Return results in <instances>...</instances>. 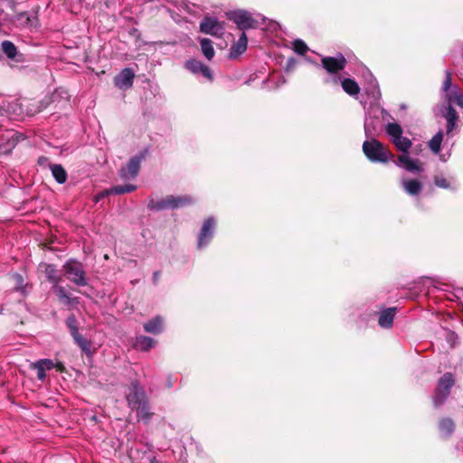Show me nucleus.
<instances>
[{
    "mask_svg": "<svg viewBox=\"0 0 463 463\" xmlns=\"http://www.w3.org/2000/svg\"><path fill=\"white\" fill-rule=\"evenodd\" d=\"M363 152L368 160L373 163L385 164L389 160L394 161V155L375 138L363 143Z\"/></svg>",
    "mask_w": 463,
    "mask_h": 463,
    "instance_id": "nucleus-1",
    "label": "nucleus"
},
{
    "mask_svg": "<svg viewBox=\"0 0 463 463\" xmlns=\"http://www.w3.org/2000/svg\"><path fill=\"white\" fill-rule=\"evenodd\" d=\"M194 203V201L190 195H166L165 198L157 201L150 199L147 203V208L153 211L174 210L191 205Z\"/></svg>",
    "mask_w": 463,
    "mask_h": 463,
    "instance_id": "nucleus-2",
    "label": "nucleus"
},
{
    "mask_svg": "<svg viewBox=\"0 0 463 463\" xmlns=\"http://www.w3.org/2000/svg\"><path fill=\"white\" fill-rule=\"evenodd\" d=\"M126 400L132 411L149 401L144 387L137 380L131 381L126 392Z\"/></svg>",
    "mask_w": 463,
    "mask_h": 463,
    "instance_id": "nucleus-3",
    "label": "nucleus"
},
{
    "mask_svg": "<svg viewBox=\"0 0 463 463\" xmlns=\"http://www.w3.org/2000/svg\"><path fill=\"white\" fill-rule=\"evenodd\" d=\"M455 384L454 375L451 373H445L438 382L435 389L433 402L435 406L441 405L450 393V390Z\"/></svg>",
    "mask_w": 463,
    "mask_h": 463,
    "instance_id": "nucleus-4",
    "label": "nucleus"
},
{
    "mask_svg": "<svg viewBox=\"0 0 463 463\" xmlns=\"http://www.w3.org/2000/svg\"><path fill=\"white\" fill-rule=\"evenodd\" d=\"M63 269L67 278L77 286L88 285L86 272L80 261L69 260L63 265Z\"/></svg>",
    "mask_w": 463,
    "mask_h": 463,
    "instance_id": "nucleus-5",
    "label": "nucleus"
},
{
    "mask_svg": "<svg viewBox=\"0 0 463 463\" xmlns=\"http://www.w3.org/2000/svg\"><path fill=\"white\" fill-rule=\"evenodd\" d=\"M227 17L230 21L236 24L237 27L241 31L250 28H256L258 25V22L248 11L238 10L230 12L227 14Z\"/></svg>",
    "mask_w": 463,
    "mask_h": 463,
    "instance_id": "nucleus-6",
    "label": "nucleus"
},
{
    "mask_svg": "<svg viewBox=\"0 0 463 463\" xmlns=\"http://www.w3.org/2000/svg\"><path fill=\"white\" fill-rule=\"evenodd\" d=\"M147 149L140 151L137 156L131 157L127 164L126 167L119 170V175L122 178L132 177L135 178L140 170L141 163L145 160Z\"/></svg>",
    "mask_w": 463,
    "mask_h": 463,
    "instance_id": "nucleus-7",
    "label": "nucleus"
},
{
    "mask_svg": "<svg viewBox=\"0 0 463 463\" xmlns=\"http://www.w3.org/2000/svg\"><path fill=\"white\" fill-rule=\"evenodd\" d=\"M347 64L345 57L339 53L336 57L326 56L321 59V65L329 74L342 71Z\"/></svg>",
    "mask_w": 463,
    "mask_h": 463,
    "instance_id": "nucleus-8",
    "label": "nucleus"
},
{
    "mask_svg": "<svg viewBox=\"0 0 463 463\" xmlns=\"http://www.w3.org/2000/svg\"><path fill=\"white\" fill-rule=\"evenodd\" d=\"M223 30L222 23L214 17L205 16L200 23V31L205 34L220 37Z\"/></svg>",
    "mask_w": 463,
    "mask_h": 463,
    "instance_id": "nucleus-9",
    "label": "nucleus"
},
{
    "mask_svg": "<svg viewBox=\"0 0 463 463\" xmlns=\"http://www.w3.org/2000/svg\"><path fill=\"white\" fill-rule=\"evenodd\" d=\"M216 222L213 217H208L203 221L198 235V248L201 249L213 239Z\"/></svg>",
    "mask_w": 463,
    "mask_h": 463,
    "instance_id": "nucleus-10",
    "label": "nucleus"
},
{
    "mask_svg": "<svg viewBox=\"0 0 463 463\" xmlns=\"http://www.w3.org/2000/svg\"><path fill=\"white\" fill-rule=\"evenodd\" d=\"M135 73L132 69L125 68L114 78V84L119 90H128L133 86Z\"/></svg>",
    "mask_w": 463,
    "mask_h": 463,
    "instance_id": "nucleus-11",
    "label": "nucleus"
},
{
    "mask_svg": "<svg viewBox=\"0 0 463 463\" xmlns=\"http://www.w3.org/2000/svg\"><path fill=\"white\" fill-rule=\"evenodd\" d=\"M398 166H403L409 172L420 173L423 170L422 164L419 159H411L408 154H401L397 160L393 161Z\"/></svg>",
    "mask_w": 463,
    "mask_h": 463,
    "instance_id": "nucleus-12",
    "label": "nucleus"
},
{
    "mask_svg": "<svg viewBox=\"0 0 463 463\" xmlns=\"http://www.w3.org/2000/svg\"><path fill=\"white\" fill-rule=\"evenodd\" d=\"M248 46V39L246 36V33L243 32L239 40L233 43L229 51V57L231 59H235L241 54H242L246 50Z\"/></svg>",
    "mask_w": 463,
    "mask_h": 463,
    "instance_id": "nucleus-13",
    "label": "nucleus"
},
{
    "mask_svg": "<svg viewBox=\"0 0 463 463\" xmlns=\"http://www.w3.org/2000/svg\"><path fill=\"white\" fill-rule=\"evenodd\" d=\"M52 289L56 294L59 301L64 305L79 304V298L71 297V295L66 291L65 288L59 285H53Z\"/></svg>",
    "mask_w": 463,
    "mask_h": 463,
    "instance_id": "nucleus-14",
    "label": "nucleus"
},
{
    "mask_svg": "<svg viewBox=\"0 0 463 463\" xmlns=\"http://www.w3.org/2000/svg\"><path fill=\"white\" fill-rule=\"evenodd\" d=\"M438 428L441 437L447 439L454 433L456 423L451 418L444 417L439 420Z\"/></svg>",
    "mask_w": 463,
    "mask_h": 463,
    "instance_id": "nucleus-15",
    "label": "nucleus"
},
{
    "mask_svg": "<svg viewBox=\"0 0 463 463\" xmlns=\"http://www.w3.org/2000/svg\"><path fill=\"white\" fill-rule=\"evenodd\" d=\"M397 308L389 307L383 310L379 317L378 324L383 328H389L392 326Z\"/></svg>",
    "mask_w": 463,
    "mask_h": 463,
    "instance_id": "nucleus-16",
    "label": "nucleus"
},
{
    "mask_svg": "<svg viewBox=\"0 0 463 463\" xmlns=\"http://www.w3.org/2000/svg\"><path fill=\"white\" fill-rule=\"evenodd\" d=\"M144 330L146 333L158 335L163 331V318L156 316L144 324Z\"/></svg>",
    "mask_w": 463,
    "mask_h": 463,
    "instance_id": "nucleus-17",
    "label": "nucleus"
},
{
    "mask_svg": "<svg viewBox=\"0 0 463 463\" xmlns=\"http://www.w3.org/2000/svg\"><path fill=\"white\" fill-rule=\"evenodd\" d=\"M341 86L344 91L350 96H356L361 90L358 83L354 79L350 78L344 79L341 81Z\"/></svg>",
    "mask_w": 463,
    "mask_h": 463,
    "instance_id": "nucleus-18",
    "label": "nucleus"
},
{
    "mask_svg": "<svg viewBox=\"0 0 463 463\" xmlns=\"http://www.w3.org/2000/svg\"><path fill=\"white\" fill-rule=\"evenodd\" d=\"M133 411L137 412V418L142 420L145 423H148L154 415V412L150 411L149 401L139 407H137Z\"/></svg>",
    "mask_w": 463,
    "mask_h": 463,
    "instance_id": "nucleus-19",
    "label": "nucleus"
},
{
    "mask_svg": "<svg viewBox=\"0 0 463 463\" xmlns=\"http://www.w3.org/2000/svg\"><path fill=\"white\" fill-rule=\"evenodd\" d=\"M403 188L408 194L418 195L422 190V184L416 179H411L403 182Z\"/></svg>",
    "mask_w": 463,
    "mask_h": 463,
    "instance_id": "nucleus-20",
    "label": "nucleus"
},
{
    "mask_svg": "<svg viewBox=\"0 0 463 463\" xmlns=\"http://www.w3.org/2000/svg\"><path fill=\"white\" fill-rule=\"evenodd\" d=\"M52 176L58 184H64L67 180V172L61 165L54 164L50 166Z\"/></svg>",
    "mask_w": 463,
    "mask_h": 463,
    "instance_id": "nucleus-21",
    "label": "nucleus"
},
{
    "mask_svg": "<svg viewBox=\"0 0 463 463\" xmlns=\"http://www.w3.org/2000/svg\"><path fill=\"white\" fill-rule=\"evenodd\" d=\"M156 341L146 335H139L137 337L135 346L141 351H148L154 347Z\"/></svg>",
    "mask_w": 463,
    "mask_h": 463,
    "instance_id": "nucleus-22",
    "label": "nucleus"
},
{
    "mask_svg": "<svg viewBox=\"0 0 463 463\" xmlns=\"http://www.w3.org/2000/svg\"><path fill=\"white\" fill-rule=\"evenodd\" d=\"M200 45L203 54L208 61H211L215 55L213 42L208 38H203L200 40Z\"/></svg>",
    "mask_w": 463,
    "mask_h": 463,
    "instance_id": "nucleus-23",
    "label": "nucleus"
},
{
    "mask_svg": "<svg viewBox=\"0 0 463 463\" xmlns=\"http://www.w3.org/2000/svg\"><path fill=\"white\" fill-rule=\"evenodd\" d=\"M44 273L48 281L58 285L61 281V277L58 274L56 266L53 264H45Z\"/></svg>",
    "mask_w": 463,
    "mask_h": 463,
    "instance_id": "nucleus-24",
    "label": "nucleus"
},
{
    "mask_svg": "<svg viewBox=\"0 0 463 463\" xmlns=\"http://www.w3.org/2000/svg\"><path fill=\"white\" fill-rule=\"evenodd\" d=\"M392 144L395 146L397 150L405 155L409 153V149L412 146L411 140L406 137H402V135L397 139H393Z\"/></svg>",
    "mask_w": 463,
    "mask_h": 463,
    "instance_id": "nucleus-25",
    "label": "nucleus"
},
{
    "mask_svg": "<svg viewBox=\"0 0 463 463\" xmlns=\"http://www.w3.org/2000/svg\"><path fill=\"white\" fill-rule=\"evenodd\" d=\"M137 189V186L134 184H121V185H115L112 186L109 189H106V194H128L131 192H134Z\"/></svg>",
    "mask_w": 463,
    "mask_h": 463,
    "instance_id": "nucleus-26",
    "label": "nucleus"
},
{
    "mask_svg": "<svg viewBox=\"0 0 463 463\" xmlns=\"http://www.w3.org/2000/svg\"><path fill=\"white\" fill-rule=\"evenodd\" d=\"M1 49L3 52L6 55L8 59L14 60L18 51L14 43L11 41L5 40L1 44Z\"/></svg>",
    "mask_w": 463,
    "mask_h": 463,
    "instance_id": "nucleus-27",
    "label": "nucleus"
},
{
    "mask_svg": "<svg viewBox=\"0 0 463 463\" xmlns=\"http://www.w3.org/2000/svg\"><path fill=\"white\" fill-rule=\"evenodd\" d=\"M445 118L448 122L447 130H448V132H450L454 128L456 121L458 118L456 109L451 105H449L447 108Z\"/></svg>",
    "mask_w": 463,
    "mask_h": 463,
    "instance_id": "nucleus-28",
    "label": "nucleus"
},
{
    "mask_svg": "<svg viewBox=\"0 0 463 463\" xmlns=\"http://www.w3.org/2000/svg\"><path fill=\"white\" fill-rule=\"evenodd\" d=\"M386 132L392 137V142L393 139H397L402 135L403 130L398 123H388L386 126Z\"/></svg>",
    "mask_w": 463,
    "mask_h": 463,
    "instance_id": "nucleus-29",
    "label": "nucleus"
},
{
    "mask_svg": "<svg viewBox=\"0 0 463 463\" xmlns=\"http://www.w3.org/2000/svg\"><path fill=\"white\" fill-rule=\"evenodd\" d=\"M442 140H443L442 131L438 132L436 135H434L432 137V138L430 139V141L429 143V146L433 153L438 154L440 151Z\"/></svg>",
    "mask_w": 463,
    "mask_h": 463,
    "instance_id": "nucleus-30",
    "label": "nucleus"
},
{
    "mask_svg": "<svg viewBox=\"0 0 463 463\" xmlns=\"http://www.w3.org/2000/svg\"><path fill=\"white\" fill-rule=\"evenodd\" d=\"M73 340L75 341V343L79 345V347L83 351V352H89L90 350V342L86 339L82 335H80L78 332L74 333L71 335Z\"/></svg>",
    "mask_w": 463,
    "mask_h": 463,
    "instance_id": "nucleus-31",
    "label": "nucleus"
},
{
    "mask_svg": "<svg viewBox=\"0 0 463 463\" xmlns=\"http://www.w3.org/2000/svg\"><path fill=\"white\" fill-rule=\"evenodd\" d=\"M203 63L195 59H190L185 62V68L194 74H197L202 71Z\"/></svg>",
    "mask_w": 463,
    "mask_h": 463,
    "instance_id": "nucleus-32",
    "label": "nucleus"
},
{
    "mask_svg": "<svg viewBox=\"0 0 463 463\" xmlns=\"http://www.w3.org/2000/svg\"><path fill=\"white\" fill-rule=\"evenodd\" d=\"M13 283H14V288L15 290H21L22 292H24V277L19 274V273H14V274H11L10 276Z\"/></svg>",
    "mask_w": 463,
    "mask_h": 463,
    "instance_id": "nucleus-33",
    "label": "nucleus"
},
{
    "mask_svg": "<svg viewBox=\"0 0 463 463\" xmlns=\"http://www.w3.org/2000/svg\"><path fill=\"white\" fill-rule=\"evenodd\" d=\"M293 50L298 53V54H300V55H304L307 50H308V47L307 45L305 43V42H303L302 40L300 39H298V40H295L293 42Z\"/></svg>",
    "mask_w": 463,
    "mask_h": 463,
    "instance_id": "nucleus-34",
    "label": "nucleus"
},
{
    "mask_svg": "<svg viewBox=\"0 0 463 463\" xmlns=\"http://www.w3.org/2000/svg\"><path fill=\"white\" fill-rule=\"evenodd\" d=\"M65 323H66L67 327L70 330L71 335L79 331L78 330V321L74 315L69 316L67 317Z\"/></svg>",
    "mask_w": 463,
    "mask_h": 463,
    "instance_id": "nucleus-35",
    "label": "nucleus"
},
{
    "mask_svg": "<svg viewBox=\"0 0 463 463\" xmlns=\"http://www.w3.org/2000/svg\"><path fill=\"white\" fill-rule=\"evenodd\" d=\"M31 368L37 370V378L39 380L43 381L45 379V366L42 365L39 361H37L36 363H33L31 364Z\"/></svg>",
    "mask_w": 463,
    "mask_h": 463,
    "instance_id": "nucleus-36",
    "label": "nucleus"
},
{
    "mask_svg": "<svg viewBox=\"0 0 463 463\" xmlns=\"http://www.w3.org/2000/svg\"><path fill=\"white\" fill-rule=\"evenodd\" d=\"M434 184L440 188L449 189L450 188V183L447 178L442 175H436L434 177Z\"/></svg>",
    "mask_w": 463,
    "mask_h": 463,
    "instance_id": "nucleus-37",
    "label": "nucleus"
},
{
    "mask_svg": "<svg viewBox=\"0 0 463 463\" xmlns=\"http://www.w3.org/2000/svg\"><path fill=\"white\" fill-rule=\"evenodd\" d=\"M450 102L457 104L458 106L463 108V94L461 93H451L449 98Z\"/></svg>",
    "mask_w": 463,
    "mask_h": 463,
    "instance_id": "nucleus-38",
    "label": "nucleus"
},
{
    "mask_svg": "<svg viewBox=\"0 0 463 463\" xmlns=\"http://www.w3.org/2000/svg\"><path fill=\"white\" fill-rule=\"evenodd\" d=\"M199 73H201L208 80H210V81L213 80V73L212 70L207 65L204 64L203 67L202 68V71H200Z\"/></svg>",
    "mask_w": 463,
    "mask_h": 463,
    "instance_id": "nucleus-39",
    "label": "nucleus"
},
{
    "mask_svg": "<svg viewBox=\"0 0 463 463\" xmlns=\"http://www.w3.org/2000/svg\"><path fill=\"white\" fill-rule=\"evenodd\" d=\"M452 84V74L449 71L446 72V79L443 82V90L448 91Z\"/></svg>",
    "mask_w": 463,
    "mask_h": 463,
    "instance_id": "nucleus-40",
    "label": "nucleus"
},
{
    "mask_svg": "<svg viewBox=\"0 0 463 463\" xmlns=\"http://www.w3.org/2000/svg\"><path fill=\"white\" fill-rule=\"evenodd\" d=\"M40 364L45 366V370H51L54 367V363L50 359H41Z\"/></svg>",
    "mask_w": 463,
    "mask_h": 463,
    "instance_id": "nucleus-41",
    "label": "nucleus"
},
{
    "mask_svg": "<svg viewBox=\"0 0 463 463\" xmlns=\"http://www.w3.org/2000/svg\"><path fill=\"white\" fill-rule=\"evenodd\" d=\"M49 103H50V99H49V98H46V99H44L43 100H42V101L40 102V107H39V109H37V112H40V111H42L43 109H46V108H47V106L49 105Z\"/></svg>",
    "mask_w": 463,
    "mask_h": 463,
    "instance_id": "nucleus-42",
    "label": "nucleus"
},
{
    "mask_svg": "<svg viewBox=\"0 0 463 463\" xmlns=\"http://www.w3.org/2000/svg\"><path fill=\"white\" fill-rule=\"evenodd\" d=\"M53 368H56V370L60 373H64L66 371V368L61 362H58V363L54 364Z\"/></svg>",
    "mask_w": 463,
    "mask_h": 463,
    "instance_id": "nucleus-43",
    "label": "nucleus"
},
{
    "mask_svg": "<svg viewBox=\"0 0 463 463\" xmlns=\"http://www.w3.org/2000/svg\"><path fill=\"white\" fill-rule=\"evenodd\" d=\"M160 278H161V271H159V270L155 271L153 273V279H153V283L154 284H157L159 279H160Z\"/></svg>",
    "mask_w": 463,
    "mask_h": 463,
    "instance_id": "nucleus-44",
    "label": "nucleus"
},
{
    "mask_svg": "<svg viewBox=\"0 0 463 463\" xmlns=\"http://www.w3.org/2000/svg\"><path fill=\"white\" fill-rule=\"evenodd\" d=\"M296 65V61L293 58H290L287 61V71L292 70Z\"/></svg>",
    "mask_w": 463,
    "mask_h": 463,
    "instance_id": "nucleus-45",
    "label": "nucleus"
},
{
    "mask_svg": "<svg viewBox=\"0 0 463 463\" xmlns=\"http://www.w3.org/2000/svg\"><path fill=\"white\" fill-rule=\"evenodd\" d=\"M109 194H106V193H105V190H104V191H102L100 194H99L96 196V199H95V200H96V202H99L101 198H103V197H105V196H107V195H109Z\"/></svg>",
    "mask_w": 463,
    "mask_h": 463,
    "instance_id": "nucleus-46",
    "label": "nucleus"
},
{
    "mask_svg": "<svg viewBox=\"0 0 463 463\" xmlns=\"http://www.w3.org/2000/svg\"><path fill=\"white\" fill-rule=\"evenodd\" d=\"M150 463H158L157 459L153 457L151 459H150Z\"/></svg>",
    "mask_w": 463,
    "mask_h": 463,
    "instance_id": "nucleus-47",
    "label": "nucleus"
},
{
    "mask_svg": "<svg viewBox=\"0 0 463 463\" xmlns=\"http://www.w3.org/2000/svg\"><path fill=\"white\" fill-rule=\"evenodd\" d=\"M172 386H173V383L169 381L168 383H167V387L168 388H172Z\"/></svg>",
    "mask_w": 463,
    "mask_h": 463,
    "instance_id": "nucleus-48",
    "label": "nucleus"
}]
</instances>
